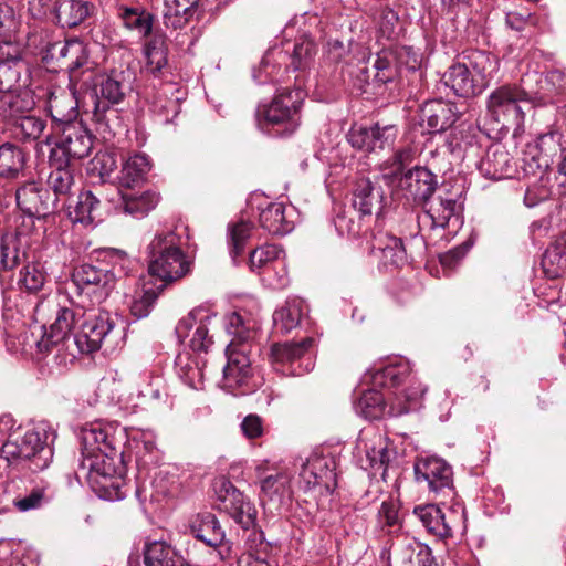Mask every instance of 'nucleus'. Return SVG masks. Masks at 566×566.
<instances>
[{
    "mask_svg": "<svg viewBox=\"0 0 566 566\" xmlns=\"http://www.w3.org/2000/svg\"><path fill=\"white\" fill-rule=\"evenodd\" d=\"M148 273L155 282L144 284L143 294L132 304V314L146 317L167 284L191 271V261L179 247V237L174 231L157 233L147 247Z\"/></svg>",
    "mask_w": 566,
    "mask_h": 566,
    "instance_id": "obj_1",
    "label": "nucleus"
},
{
    "mask_svg": "<svg viewBox=\"0 0 566 566\" xmlns=\"http://www.w3.org/2000/svg\"><path fill=\"white\" fill-rule=\"evenodd\" d=\"M495 69L496 60L490 53L468 50L442 74L441 82L457 96L473 97L486 88Z\"/></svg>",
    "mask_w": 566,
    "mask_h": 566,
    "instance_id": "obj_2",
    "label": "nucleus"
},
{
    "mask_svg": "<svg viewBox=\"0 0 566 566\" xmlns=\"http://www.w3.org/2000/svg\"><path fill=\"white\" fill-rule=\"evenodd\" d=\"M78 329L74 333V343L83 354H91L104 347L105 352L113 350L119 333L115 331V322L105 311L84 308Z\"/></svg>",
    "mask_w": 566,
    "mask_h": 566,
    "instance_id": "obj_3",
    "label": "nucleus"
},
{
    "mask_svg": "<svg viewBox=\"0 0 566 566\" xmlns=\"http://www.w3.org/2000/svg\"><path fill=\"white\" fill-rule=\"evenodd\" d=\"M122 460H94L81 461L75 471L78 481L85 480L92 491L101 499L118 501L124 499L123 479L117 474L116 464Z\"/></svg>",
    "mask_w": 566,
    "mask_h": 566,
    "instance_id": "obj_4",
    "label": "nucleus"
},
{
    "mask_svg": "<svg viewBox=\"0 0 566 566\" xmlns=\"http://www.w3.org/2000/svg\"><path fill=\"white\" fill-rule=\"evenodd\" d=\"M14 73L17 76L11 83L0 84V120L10 123L28 114L35 106L28 66L23 62L15 63Z\"/></svg>",
    "mask_w": 566,
    "mask_h": 566,
    "instance_id": "obj_5",
    "label": "nucleus"
},
{
    "mask_svg": "<svg viewBox=\"0 0 566 566\" xmlns=\"http://www.w3.org/2000/svg\"><path fill=\"white\" fill-rule=\"evenodd\" d=\"M122 429L112 426L92 424L82 430V460H122L123 457Z\"/></svg>",
    "mask_w": 566,
    "mask_h": 566,
    "instance_id": "obj_6",
    "label": "nucleus"
},
{
    "mask_svg": "<svg viewBox=\"0 0 566 566\" xmlns=\"http://www.w3.org/2000/svg\"><path fill=\"white\" fill-rule=\"evenodd\" d=\"M52 132L56 135V142L50 151L49 160L66 165L72 159H82L90 155L93 136L81 120L53 128Z\"/></svg>",
    "mask_w": 566,
    "mask_h": 566,
    "instance_id": "obj_7",
    "label": "nucleus"
},
{
    "mask_svg": "<svg viewBox=\"0 0 566 566\" xmlns=\"http://www.w3.org/2000/svg\"><path fill=\"white\" fill-rule=\"evenodd\" d=\"M128 90L129 84L123 71H113L101 81L98 88H95V94L92 96V119L97 125L99 132L106 133L111 130L109 115L115 116L116 113L112 106L119 104Z\"/></svg>",
    "mask_w": 566,
    "mask_h": 566,
    "instance_id": "obj_8",
    "label": "nucleus"
},
{
    "mask_svg": "<svg viewBox=\"0 0 566 566\" xmlns=\"http://www.w3.org/2000/svg\"><path fill=\"white\" fill-rule=\"evenodd\" d=\"M27 49L21 15L12 4L0 1V56L15 71V63L23 62Z\"/></svg>",
    "mask_w": 566,
    "mask_h": 566,
    "instance_id": "obj_9",
    "label": "nucleus"
},
{
    "mask_svg": "<svg viewBox=\"0 0 566 566\" xmlns=\"http://www.w3.org/2000/svg\"><path fill=\"white\" fill-rule=\"evenodd\" d=\"M522 103H531L528 93L518 84H503L490 93L486 112L494 122L518 125L524 118Z\"/></svg>",
    "mask_w": 566,
    "mask_h": 566,
    "instance_id": "obj_10",
    "label": "nucleus"
},
{
    "mask_svg": "<svg viewBox=\"0 0 566 566\" xmlns=\"http://www.w3.org/2000/svg\"><path fill=\"white\" fill-rule=\"evenodd\" d=\"M251 348L228 345V363L223 367L222 387L234 396H244L254 390L251 381L252 369L249 357Z\"/></svg>",
    "mask_w": 566,
    "mask_h": 566,
    "instance_id": "obj_11",
    "label": "nucleus"
},
{
    "mask_svg": "<svg viewBox=\"0 0 566 566\" xmlns=\"http://www.w3.org/2000/svg\"><path fill=\"white\" fill-rule=\"evenodd\" d=\"M73 282L78 295L87 297L94 306L108 297L115 284V274L106 268L85 263L74 271Z\"/></svg>",
    "mask_w": 566,
    "mask_h": 566,
    "instance_id": "obj_12",
    "label": "nucleus"
},
{
    "mask_svg": "<svg viewBox=\"0 0 566 566\" xmlns=\"http://www.w3.org/2000/svg\"><path fill=\"white\" fill-rule=\"evenodd\" d=\"M219 509L224 511L243 530L255 524L256 510L233 483L221 476L214 482Z\"/></svg>",
    "mask_w": 566,
    "mask_h": 566,
    "instance_id": "obj_13",
    "label": "nucleus"
},
{
    "mask_svg": "<svg viewBox=\"0 0 566 566\" xmlns=\"http://www.w3.org/2000/svg\"><path fill=\"white\" fill-rule=\"evenodd\" d=\"M394 191H401L407 200L424 206L438 187V177L426 167L416 166L407 170L395 182Z\"/></svg>",
    "mask_w": 566,
    "mask_h": 566,
    "instance_id": "obj_14",
    "label": "nucleus"
},
{
    "mask_svg": "<svg viewBox=\"0 0 566 566\" xmlns=\"http://www.w3.org/2000/svg\"><path fill=\"white\" fill-rule=\"evenodd\" d=\"M398 136V127L394 124L382 125L379 122L370 127L352 128L347 135L352 147L365 153H378L394 146Z\"/></svg>",
    "mask_w": 566,
    "mask_h": 566,
    "instance_id": "obj_15",
    "label": "nucleus"
},
{
    "mask_svg": "<svg viewBox=\"0 0 566 566\" xmlns=\"http://www.w3.org/2000/svg\"><path fill=\"white\" fill-rule=\"evenodd\" d=\"M369 255L378 263L379 269H397L407 263V252L402 240L382 230L371 234Z\"/></svg>",
    "mask_w": 566,
    "mask_h": 566,
    "instance_id": "obj_16",
    "label": "nucleus"
},
{
    "mask_svg": "<svg viewBox=\"0 0 566 566\" xmlns=\"http://www.w3.org/2000/svg\"><path fill=\"white\" fill-rule=\"evenodd\" d=\"M84 304L74 308L59 307L55 319L38 342L40 352H49L53 345L67 340L78 329L82 316H85Z\"/></svg>",
    "mask_w": 566,
    "mask_h": 566,
    "instance_id": "obj_17",
    "label": "nucleus"
},
{
    "mask_svg": "<svg viewBox=\"0 0 566 566\" xmlns=\"http://www.w3.org/2000/svg\"><path fill=\"white\" fill-rule=\"evenodd\" d=\"M22 449L24 450V460L30 461V468L33 471L46 469L53 459V433L44 426H38L28 430L21 438Z\"/></svg>",
    "mask_w": 566,
    "mask_h": 566,
    "instance_id": "obj_18",
    "label": "nucleus"
},
{
    "mask_svg": "<svg viewBox=\"0 0 566 566\" xmlns=\"http://www.w3.org/2000/svg\"><path fill=\"white\" fill-rule=\"evenodd\" d=\"M335 461L329 457L312 454L302 464L300 476L307 489L321 488L332 493L336 488Z\"/></svg>",
    "mask_w": 566,
    "mask_h": 566,
    "instance_id": "obj_19",
    "label": "nucleus"
},
{
    "mask_svg": "<svg viewBox=\"0 0 566 566\" xmlns=\"http://www.w3.org/2000/svg\"><path fill=\"white\" fill-rule=\"evenodd\" d=\"M452 469L439 458L420 459L415 463L417 482H424L433 493H442L452 489Z\"/></svg>",
    "mask_w": 566,
    "mask_h": 566,
    "instance_id": "obj_20",
    "label": "nucleus"
},
{
    "mask_svg": "<svg viewBox=\"0 0 566 566\" xmlns=\"http://www.w3.org/2000/svg\"><path fill=\"white\" fill-rule=\"evenodd\" d=\"M208 322L209 317L201 311H191L178 322L175 329L177 337L181 342L190 337L189 346L192 350L207 352L213 343L209 336Z\"/></svg>",
    "mask_w": 566,
    "mask_h": 566,
    "instance_id": "obj_21",
    "label": "nucleus"
},
{
    "mask_svg": "<svg viewBox=\"0 0 566 566\" xmlns=\"http://www.w3.org/2000/svg\"><path fill=\"white\" fill-rule=\"evenodd\" d=\"M478 169L490 180L513 178L517 172L516 161L501 144H494L488 148Z\"/></svg>",
    "mask_w": 566,
    "mask_h": 566,
    "instance_id": "obj_22",
    "label": "nucleus"
},
{
    "mask_svg": "<svg viewBox=\"0 0 566 566\" xmlns=\"http://www.w3.org/2000/svg\"><path fill=\"white\" fill-rule=\"evenodd\" d=\"M455 104L442 99L428 101L421 108V123L429 134L442 133L459 119Z\"/></svg>",
    "mask_w": 566,
    "mask_h": 566,
    "instance_id": "obj_23",
    "label": "nucleus"
},
{
    "mask_svg": "<svg viewBox=\"0 0 566 566\" xmlns=\"http://www.w3.org/2000/svg\"><path fill=\"white\" fill-rule=\"evenodd\" d=\"M48 111L52 118V129L77 122L78 102L75 92L69 88H55L48 97Z\"/></svg>",
    "mask_w": 566,
    "mask_h": 566,
    "instance_id": "obj_24",
    "label": "nucleus"
},
{
    "mask_svg": "<svg viewBox=\"0 0 566 566\" xmlns=\"http://www.w3.org/2000/svg\"><path fill=\"white\" fill-rule=\"evenodd\" d=\"M17 205L29 217H46L51 211L49 190L34 181L19 187L15 192Z\"/></svg>",
    "mask_w": 566,
    "mask_h": 566,
    "instance_id": "obj_25",
    "label": "nucleus"
},
{
    "mask_svg": "<svg viewBox=\"0 0 566 566\" xmlns=\"http://www.w3.org/2000/svg\"><path fill=\"white\" fill-rule=\"evenodd\" d=\"M358 448L366 454L365 470L386 469L390 461L387 438L379 431H367L360 436Z\"/></svg>",
    "mask_w": 566,
    "mask_h": 566,
    "instance_id": "obj_26",
    "label": "nucleus"
},
{
    "mask_svg": "<svg viewBox=\"0 0 566 566\" xmlns=\"http://www.w3.org/2000/svg\"><path fill=\"white\" fill-rule=\"evenodd\" d=\"M384 193L380 187H375L367 177L356 179L353 187V207L361 216H370L381 209Z\"/></svg>",
    "mask_w": 566,
    "mask_h": 566,
    "instance_id": "obj_27",
    "label": "nucleus"
},
{
    "mask_svg": "<svg viewBox=\"0 0 566 566\" xmlns=\"http://www.w3.org/2000/svg\"><path fill=\"white\" fill-rule=\"evenodd\" d=\"M146 57L145 70L155 78L164 77L169 74L168 65V45L166 38L161 34H155L144 46Z\"/></svg>",
    "mask_w": 566,
    "mask_h": 566,
    "instance_id": "obj_28",
    "label": "nucleus"
},
{
    "mask_svg": "<svg viewBox=\"0 0 566 566\" xmlns=\"http://www.w3.org/2000/svg\"><path fill=\"white\" fill-rule=\"evenodd\" d=\"M69 217L73 222L91 224L101 218V200L91 190L78 193L74 205L67 206Z\"/></svg>",
    "mask_w": 566,
    "mask_h": 566,
    "instance_id": "obj_29",
    "label": "nucleus"
},
{
    "mask_svg": "<svg viewBox=\"0 0 566 566\" xmlns=\"http://www.w3.org/2000/svg\"><path fill=\"white\" fill-rule=\"evenodd\" d=\"M119 201L116 208L134 218H144L154 210L159 202V195L153 191H145L139 195L124 193L118 191Z\"/></svg>",
    "mask_w": 566,
    "mask_h": 566,
    "instance_id": "obj_30",
    "label": "nucleus"
},
{
    "mask_svg": "<svg viewBox=\"0 0 566 566\" xmlns=\"http://www.w3.org/2000/svg\"><path fill=\"white\" fill-rule=\"evenodd\" d=\"M413 514L419 518L428 533L440 538L452 536V527L438 505H418L413 509Z\"/></svg>",
    "mask_w": 566,
    "mask_h": 566,
    "instance_id": "obj_31",
    "label": "nucleus"
},
{
    "mask_svg": "<svg viewBox=\"0 0 566 566\" xmlns=\"http://www.w3.org/2000/svg\"><path fill=\"white\" fill-rule=\"evenodd\" d=\"M191 534L207 546L217 547L224 539V532L212 513L206 512L197 515L191 526Z\"/></svg>",
    "mask_w": 566,
    "mask_h": 566,
    "instance_id": "obj_32",
    "label": "nucleus"
},
{
    "mask_svg": "<svg viewBox=\"0 0 566 566\" xmlns=\"http://www.w3.org/2000/svg\"><path fill=\"white\" fill-rule=\"evenodd\" d=\"M481 135L471 125L461 124L452 129L450 133L447 145L452 154H463V156L475 155L479 149V139Z\"/></svg>",
    "mask_w": 566,
    "mask_h": 566,
    "instance_id": "obj_33",
    "label": "nucleus"
},
{
    "mask_svg": "<svg viewBox=\"0 0 566 566\" xmlns=\"http://www.w3.org/2000/svg\"><path fill=\"white\" fill-rule=\"evenodd\" d=\"M145 566H191L170 545L155 541L144 551Z\"/></svg>",
    "mask_w": 566,
    "mask_h": 566,
    "instance_id": "obj_34",
    "label": "nucleus"
},
{
    "mask_svg": "<svg viewBox=\"0 0 566 566\" xmlns=\"http://www.w3.org/2000/svg\"><path fill=\"white\" fill-rule=\"evenodd\" d=\"M151 164L149 157L145 154H135L130 156L120 169L118 177L120 187L133 188L143 182L150 171Z\"/></svg>",
    "mask_w": 566,
    "mask_h": 566,
    "instance_id": "obj_35",
    "label": "nucleus"
},
{
    "mask_svg": "<svg viewBox=\"0 0 566 566\" xmlns=\"http://www.w3.org/2000/svg\"><path fill=\"white\" fill-rule=\"evenodd\" d=\"M258 126L269 136H279L283 128V103L282 95L277 94L269 105L258 109Z\"/></svg>",
    "mask_w": 566,
    "mask_h": 566,
    "instance_id": "obj_36",
    "label": "nucleus"
},
{
    "mask_svg": "<svg viewBox=\"0 0 566 566\" xmlns=\"http://www.w3.org/2000/svg\"><path fill=\"white\" fill-rule=\"evenodd\" d=\"M424 392L426 388L421 384H411L406 389L395 392L387 413L399 417L416 410Z\"/></svg>",
    "mask_w": 566,
    "mask_h": 566,
    "instance_id": "obj_37",
    "label": "nucleus"
},
{
    "mask_svg": "<svg viewBox=\"0 0 566 566\" xmlns=\"http://www.w3.org/2000/svg\"><path fill=\"white\" fill-rule=\"evenodd\" d=\"M25 165V153L21 147L4 143L0 145V177L14 179L20 176Z\"/></svg>",
    "mask_w": 566,
    "mask_h": 566,
    "instance_id": "obj_38",
    "label": "nucleus"
},
{
    "mask_svg": "<svg viewBox=\"0 0 566 566\" xmlns=\"http://www.w3.org/2000/svg\"><path fill=\"white\" fill-rule=\"evenodd\" d=\"M199 0H165L163 13L167 28L180 29L187 24L193 14Z\"/></svg>",
    "mask_w": 566,
    "mask_h": 566,
    "instance_id": "obj_39",
    "label": "nucleus"
},
{
    "mask_svg": "<svg viewBox=\"0 0 566 566\" xmlns=\"http://www.w3.org/2000/svg\"><path fill=\"white\" fill-rule=\"evenodd\" d=\"M283 49L275 45L263 55L258 69H253V80L259 84L266 82L277 83L281 78V59Z\"/></svg>",
    "mask_w": 566,
    "mask_h": 566,
    "instance_id": "obj_40",
    "label": "nucleus"
},
{
    "mask_svg": "<svg viewBox=\"0 0 566 566\" xmlns=\"http://www.w3.org/2000/svg\"><path fill=\"white\" fill-rule=\"evenodd\" d=\"M49 161L52 170L48 177V185L53 190L55 200L69 198L75 185L74 174L70 164L60 165V161Z\"/></svg>",
    "mask_w": 566,
    "mask_h": 566,
    "instance_id": "obj_41",
    "label": "nucleus"
},
{
    "mask_svg": "<svg viewBox=\"0 0 566 566\" xmlns=\"http://www.w3.org/2000/svg\"><path fill=\"white\" fill-rule=\"evenodd\" d=\"M91 3L85 0H64L56 9V18L63 28L81 24L91 13Z\"/></svg>",
    "mask_w": 566,
    "mask_h": 566,
    "instance_id": "obj_42",
    "label": "nucleus"
},
{
    "mask_svg": "<svg viewBox=\"0 0 566 566\" xmlns=\"http://www.w3.org/2000/svg\"><path fill=\"white\" fill-rule=\"evenodd\" d=\"M67 53L66 60L63 63V69L70 74V81L76 77V72L92 70V62L90 61L88 50L86 44L78 39L69 40V46H65Z\"/></svg>",
    "mask_w": 566,
    "mask_h": 566,
    "instance_id": "obj_43",
    "label": "nucleus"
},
{
    "mask_svg": "<svg viewBox=\"0 0 566 566\" xmlns=\"http://www.w3.org/2000/svg\"><path fill=\"white\" fill-rule=\"evenodd\" d=\"M413 160V153L410 147L397 149L394 155L381 164V178L384 182L392 187L395 182L402 176V171L407 165Z\"/></svg>",
    "mask_w": 566,
    "mask_h": 566,
    "instance_id": "obj_44",
    "label": "nucleus"
},
{
    "mask_svg": "<svg viewBox=\"0 0 566 566\" xmlns=\"http://www.w3.org/2000/svg\"><path fill=\"white\" fill-rule=\"evenodd\" d=\"M397 54L391 50L384 49L373 59V81L377 85L391 82L397 74Z\"/></svg>",
    "mask_w": 566,
    "mask_h": 566,
    "instance_id": "obj_45",
    "label": "nucleus"
},
{
    "mask_svg": "<svg viewBox=\"0 0 566 566\" xmlns=\"http://www.w3.org/2000/svg\"><path fill=\"white\" fill-rule=\"evenodd\" d=\"M119 17L125 28L138 32L142 38L150 35L154 23L151 13L140 8L124 7L119 9Z\"/></svg>",
    "mask_w": 566,
    "mask_h": 566,
    "instance_id": "obj_46",
    "label": "nucleus"
},
{
    "mask_svg": "<svg viewBox=\"0 0 566 566\" xmlns=\"http://www.w3.org/2000/svg\"><path fill=\"white\" fill-rule=\"evenodd\" d=\"M253 223L240 220L228 224V245L232 260H237L243 254L245 244L251 238Z\"/></svg>",
    "mask_w": 566,
    "mask_h": 566,
    "instance_id": "obj_47",
    "label": "nucleus"
},
{
    "mask_svg": "<svg viewBox=\"0 0 566 566\" xmlns=\"http://www.w3.org/2000/svg\"><path fill=\"white\" fill-rule=\"evenodd\" d=\"M253 326L239 312H233L227 317V331L232 335L229 345L234 347L251 348L250 340L253 338Z\"/></svg>",
    "mask_w": 566,
    "mask_h": 566,
    "instance_id": "obj_48",
    "label": "nucleus"
},
{
    "mask_svg": "<svg viewBox=\"0 0 566 566\" xmlns=\"http://www.w3.org/2000/svg\"><path fill=\"white\" fill-rule=\"evenodd\" d=\"M356 411L368 420H378L387 413L385 397L380 391H365L356 403Z\"/></svg>",
    "mask_w": 566,
    "mask_h": 566,
    "instance_id": "obj_49",
    "label": "nucleus"
},
{
    "mask_svg": "<svg viewBox=\"0 0 566 566\" xmlns=\"http://www.w3.org/2000/svg\"><path fill=\"white\" fill-rule=\"evenodd\" d=\"M11 125L14 136L22 140L39 139L46 127L44 119L29 114L18 117Z\"/></svg>",
    "mask_w": 566,
    "mask_h": 566,
    "instance_id": "obj_50",
    "label": "nucleus"
},
{
    "mask_svg": "<svg viewBox=\"0 0 566 566\" xmlns=\"http://www.w3.org/2000/svg\"><path fill=\"white\" fill-rule=\"evenodd\" d=\"M411 373L406 365H389L378 370L375 375V382L385 387H399L406 381L411 384H419L410 379Z\"/></svg>",
    "mask_w": 566,
    "mask_h": 566,
    "instance_id": "obj_51",
    "label": "nucleus"
},
{
    "mask_svg": "<svg viewBox=\"0 0 566 566\" xmlns=\"http://www.w3.org/2000/svg\"><path fill=\"white\" fill-rule=\"evenodd\" d=\"M306 97V92L301 86L285 93V101H291V106L285 104V135L294 133L301 123L300 109Z\"/></svg>",
    "mask_w": 566,
    "mask_h": 566,
    "instance_id": "obj_52",
    "label": "nucleus"
},
{
    "mask_svg": "<svg viewBox=\"0 0 566 566\" xmlns=\"http://www.w3.org/2000/svg\"><path fill=\"white\" fill-rule=\"evenodd\" d=\"M46 281V274L43 265L40 263H30L20 271L18 284L29 293H36L42 290Z\"/></svg>",
    "mask_w": 566,
    "mask_h": 566,
    "instance_id": "obj_53",
    "label": "nucleus"
},
{
    "mask_svg": "<svg viewBox=\"0 0 566 566\" xmlns=\"http://www.w3.org/2000/svg\"><path fill=\"white\" fill-rule=\"evenodd\" d=\"M261 488V501L272 502L280 509L283 503V475L277 472L264 476L260 482Z\"/></svg>",
    "mask_w": 566,
    "mask_h": 566,
    "instance_id": "obj_54",
    "label": "nucleus"
},
{
    "mask_svg": "<svg viewBox=\"0 0 566 566\" xmlns=\"http://www.w3.org/2000/svg\"><path fill=\"white\" fill-rule=\"evenodd\" d=\"M378 524L381 531L389 535L397 534L401 530L398 505L392 501H384L378 511Z\"/></svg>",
    "mask_w": 566,
    "mask_h": 566,
    "instance_id": "obj_55",
    "label": "nucleus"
},
{
    "mask_svg": "<svg viewBox=\"0 0 566 566\" xmlns=\"http://www.w3.org/2000/svg\"><path fill=\"white\" fill-rule=\"evenodd\" d=\"M260 224L272 234L283 231V203L272 202L260 212Z\"/></svg>",
    "mask_w": 566,
    "mask_h": 566,
    "instance_id": "obj_56",
    "label": "nucleus"
},
{
    "mask_svg": "<svg viewBox=\"0 0 566 566\" xmlns=\"http://www.w3.org/2000/svg\"><path fill=\"white\" fill-rule=\"evenodd\" d=\"M48 502L46 486L34 485L24 495H19L13 500L14 507L20 512L36 510Z\"/></svg>",
    "mask_w": 566,
    "mask_h": 566,
    "instance_id": "obj_57",
    "label": "nucleus"
},
{
    "mask_svg": "<svg viewBox=\"0 0 566 566\" xmlns=\"http://www.w3.org/2000/svg\"><path fill=\"white\" fill-rule=\"evenodd\" d=\"M542 265L551 277H557L566 273V256L552 244L546 249Z\"/></svg>",
    "mask_w": 566,
    "mask_h": 566,
    "instance_id": "obj_58",
    "label": "nucleus"
},
{
    "mask_svg": "<svg viewBox=\"0 0 566 566\" xmlns=\"http://www.w3.org/2000/svg\"><path fill=\"white\" fill-rule=\"evenodd\" d=\"M117 168V160L113 153L99 151L90 163V170L105 179Z\"/></svg>",
    "mask_w": 566,
    "mask_h": 566,
    "instance_id": "obj_59",
    "label": "nucleus"
},
{
    "mask_svg": "<svg viewBox=\"0 0 566 566\" xmlns=\"http://www.w3.org/2000/svg\"><path fill=\"white\" fill-rule=\"evenodd\" d=\"M20 252L12 237L2 238L0 242V271L11 270L18 265Z\"/></svg>",
    "mask_w": 566,
    "mask_h": 566,
    "instance_id": "obj_60",
    "label": "nucleus"
},
{
    "mask_svg": "<svg viewBox=\"0 0 566 566\" xmlns=\"http://www.w3.org/2000/svg\"><path fill=\"white\" fill-rule=\"evenodd\" d=\"M398 14L389 7H384L380 10L378 20V30L382 38L392 40L398 35Z\"/></svg>",
    "mask_w": 566,
    "mask_h": 566,
    "instance_id": "obj_61",
    "label": "nucleus"
},
{
    "mask_svg": "<svg viewBox=\"0 0 566 566\" xmlns=\"http://www.w3.org/2000/svg\"><path fill=\"white\" fill-rule=\"evenodd\" d=\"M240 430L249 441L260 439L265 433L264 421L259 415L249 413L242 419Z\"/></svg>",
    "mask_w": 566,
    "mask_h": 566,
    "instance_id": "obj_62",
    "label": "nucleus"
},
{
    "mask_svg": "<svg viewBox=\"0 0 566 566\" xmlns=\"http://www.w3.org/2000/svg\"><path fill=\"white\" fill-rule=\"evenodd\" d=\"M244 531L247 532L245 547L248 554L266 556L270 544L265 542L264 533L260 528H255L254 525Z\"/></svg>",
    "mask_w": 566,
    "mask_h": 566,
    "instance_id": "obj_63",
    "label": "nucleus"
},
{
    "mask_svg": "<svg viewBox=\"0 0 566 566\" xmlns=\"http://www.w3.org/2000/svg\"><path fill=\"white\" fill-rule=\"evenodd\" d=\"M316 52L315 43L310 39H303L296 43L292 54V64L294 70L304 67Z\"/></svg>",
    "mask_w": 566,
    "mask_h": 566,
    "instance_id": "obj_64",
    "label": "nucleus"
}]
</instances>
